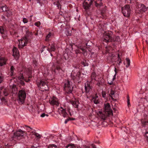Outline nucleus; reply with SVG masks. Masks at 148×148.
Returning <instances> with one entry per match:
<instances>
[{"mask_svg": "<svg viewBox=\"0 0 148 148\" xmlns=\"http://www.w3.org/2000/svg\"><path fill=\"white\" fill-rule=\"evenodd\" d=\"M112 33L110 31L106 32L103 34V41L106 42H111L113 40L112 37Z\"/></svg>", "mask_w": 148, "mask_h": 148, "instance_id": "obj_1", "label": "nucleus"}, {"mask_svg": "<svg viewBox=\"0 0 148 148\" xmlns=\"http://www.w3.org/2000/svg\"><path fill=\"white\" fill-rule=\"evenodd\" d=\"M26 97L25 92L23 90H20L18 93V99L17 101L20 104H23Z\"/></svg>", "mask_w": 148, "mask_h": 148, "instance_id": "obj_2", "label": "nucleus"}, {"mask_svg": "<svg viewBox=\"0 0 148 148\" xmlns=\"http://www.w3.org/2000/svg\"><path fill=\"white\" fill-rule=\"evenodd\" d=\"M122 11L124 16L126 17L130 16L131 10L129 5H126L122 8Z\"/></svg>", "mask_w": 148, "mask_h": 148, "instance_id": "obj_3", "label": "nucleus"}, {"mask_svg": "<svg viewBox=\"0 0 148 148\" xmlns=\"http://www.w3.org/2000/svg\"><path fill=\"white\" fill-rule=\"evenodd\" d=\"M71 84V82L69 81H67L64 83V89L68 94L71 93L72 92L73 87Z\"/></svg>", "mask_w": 148, "mask_h": 148, "instance_id": "obj_4", "label": "nucleus"}, {"mask_svg": "<svg viewBox=\"0 0 148 148\" xmlns=\"http://www.w3.org/2000/svg\"><path fill=\"white\" fill-rule=\"evenodd\" d=\"M37 85L38 87L42 89V91L47 90H48V86L46 81L40 80L39 82L37 83Z\"/></svg>", "mask_w": 148, "mask_h": 148, "instance_id": "obj_5", "label": "nucleus"}, {"mask_svg": "<svg viewBox=\"0 0 148 148\" xmlns=\"http://www.w3.org/2000/svg\"><path fill=\"white\" fill-rule=\"evenodd\" d=\"M24 132L21 129L18 130L14 134V136L12 137V140H15L16 139H20V138L23 136L24 135Z\"/></svg>", "mask_w": 148, "mask_h": 148, "instance_id": "obj_6", "label": "nucleus"}, {"mask_svg": "<svg viewBox=\"0 0 148 148\" xmlns=\"http://www.w3.org/2000/svg\"><path fill=\"white\" fill-rule=\"evenodd\" d=\"M29 42L27 38H23L21 40L19 41V44L18 45L19 48H22L26 46L27 43Z\"/></svg>", "mask_w": 148, "mask_h": 148, "instance_id": "obj_7", "label": "nucleus"}, {"mask_svg": "<svg viewBox=\"0 0 148 148\" xmlns=\"http://www.w3.org/2000/svg\"><path fill=\"white\" fill-rule=\"evenodd\" d=\"M93 0H85L83 3V7L86 10L89 9L93 3Z\"/></svg>", "mask_w": 148, "mask_h": 148, "instance_id": "obj_8", "label": "nucleus"}, {"mask_svg": "<svg viewBox=\"0 0 148 148\" xmlns=\"http://www.w3.org/2000/svg\"><path fill=\"white\" fill-rule=\"evenodd\" d=\"M103 109V111L109 113V115H112V111L111 108L110 106L109 103H108L104 104Z\"/></svg>", "mask_w": 148, "mask_h": 148, "instance_id": "obj_9", "label": "nucleus"}, {"mask_svg": "<svg viewBox=\"0 0 148 148\" xmlns=\"http://www.w3.org/2000/svg\"><path fill=\"white\" fill-rule=\"evenodd\" d=\"M91 82V81L89 80L87 81V83L85 84V89L86 93H88L91 91L92 87L90 86V83Z\"/></svg>", "mask_w": 148, "mask_h": 148, "instance_id": "obj_10", "label": "nucleus"}, {"mask_svg": "<svg viewBox=\"0 0 148 148\" xmlns=\"http://www.w3.org/2000/svg\"><path fill=\"white\" fill-rule=\"evenodd\" d=\"M81 73L79 71H78L76 74H74L72 73L71 75V76L72 78L75 81H78L80 78V75Z\"/></svg>", "mask_w": 148, "mask_h": 148, "instance_id": "obj_11", "label": "nucleus"}, {"mask_svg": "<svg viewBox=\"0 0 148 148\" xmlns=\"http://www.w3.org/2000/svg\"><path fill=\"white\" fill-rule=\"evenodd\" d=\"M13 55L16 60L18 59L19 56V52L17 48L14 47L12 49Z\"/></svg>", "mask_w": 148, "mask_h": 148, "instance_id": "obj_12", "label": "nucleus"}, {"mask_svg": "<svg viewBox=\"0 0 148 148\" xmlns=\"http://www.w3.org/2000/svg\"><path fill=\"white\" fill-rule=\"evenodd\" d=\"M99 113L101 118L103 120H105L108 116L111 115H109V113L103 111V112H99Z\"/></svg>", "mask_w": 148, "mask_h": 148, "instance_id": "obj_13", "label": "nucleus"}, {"mask_svg": "<svg viewBox=\"0 0 148 148\" xmlns=\"http://www.w3.org/2000/svg\"><path fill=\"white\" fill-rule=\"evenodd\" d=\"M49 103L52 105H56L57 106L59 105V102L58 99L56 97H53L49 100Z\"/></svg>", "mask_w": 148, "mask_h": 148, "instance_id": "obj_14", "label": "nucleus"}, {"mask_svg": "<svg viewBox=\"0 0 148 148\" xmlns=\"http://www.w3.org/2000/svg\"><path fill=\"white\" fill-rule=\"evenodd\" d=\"M138 10L141 12H145L147 10L148 7H146L144 4H139L138 5Z\"/></svg>", "mask_w": 148, "mask_h": 148, "instance_id": "obj_15", "label": "nucleus"}, {"mask_svg": "<svg viewBox=\"0 0 148 148\" xmlns=\"http://www.w3.org/2000/svg\"><path fill=\"white\" fill-rule=\"evenodd\" d=\"M55 46V44H51V45H49V46L47 50L49 52H51L52 51H54L56 49Z\"/></svg>", "mask_w": 148, "mask_h": 148, "instance_id": "obj_16", "label": "nucleus"}, {"mask_svg": "<svg viewBox=\"0 0 148 148\" xmlns=\"http://www.w3.org/2000/svg\"><path fill=\"white\" fill-rule=\"evenodd\" d=\"M6 7V6L5 5L4 6H1L0 8L1 9L3 12L6 11V12L8 13V14H7V16L8 17L9 16L11 15L12 14V12H11L10 11L7 10Z\"/></svg>", "mask_w": 148, "mask_h": 148, "instance_id": "obj_17", "label": "nucleus"}, {"mask_svg": "<svg viewBox=\"0 0 148 148\" xmlns=\"http://www.w3.org/2000/svg\"><path fill=\"white\" fill-rule=\"evenodd\" d=\"M32 33L31 32H27L26 36L25 38H27L29 40V42H30V40L32 38Z\"/></svg>", "mask_w": 148, "mask_h": 148, "instance_id": "obj_18", "label": "nucleus"}, {"mask_svg": "<svg viewBox=\"0 0 148 148\" xmlns=\"http://www.w3.org/2000/svg\"><path fill=\"white\" fill-rule=\"evenodd\" d=\"M7 60L4 58L1 57L0 58V66H2L6 64Z\"/></svg>", "mask_w": 148, "mask_h": 148, "instance_id": "obj_19", "label": "nucleus"}, {"mask_svg": "<svg viewBox=\"0 0 148 148\" xmlns=\"http://www.w3.org/2000/svg\"><path fill=\"white\" fill-rule=\"evenodd\" d=\"M102 0H96L94 1L95 6L99 8L102 5V3H101Z\"/></svg>", "mask_w": 148, "mask_h": 148, "instance_id": "obj_20", "label": "nucleus"}, {"mask_svg": "<svg viewBox=\"0 0 148 148\" xmlns=\"http://www.w3.org/2000/svg\"><path fill=\"white\" fill-rule=\"evenodd\" d=\"M98 96L95 95V96L93 97L92 99V101H93L95 104H97L99 103V101L98 99Z\"/></svg>", "mask_w": 148, "mask_h": 148, "instance_id": "obj_21", "label": "nucleus"}, {"mask_svg": "<svg viewBox=\"0 0 148 148\" xmlns=\"http://www.w3.org/2000/svg\"><path fill=\"white\" fill-rule=\"evenodd\" d=\"M71 102L74 107L76 108H78V104H79V102L78 101H71Z\"/></svg>", "mask_w": 148, "mask_h": 148, "instance_id": "obj_22", "label": "nucleus"}, {"mask_svg": "<svg viewBox=\"0 0 148 148\" xmlns=\"http://www.w3.org/2000/svg\"><path fill=\"white\" fill-rule=\"evenodd\" d=\"M52 1L53 4L56 5L58 8H61V5L58 1V0H52Z\"/></svg>", "mask_w": 148, "mask_h": 148, "instance_id": "obj_23", "label": "nucleus"}, {"mask_svg": "<svg viewBox=\"0 0 148 148\" xmlns=\"http://www.w3.org/2000/svg\"><path fill=\"white\" fill-rule=\"evenodd\" d=\"M61 108L62 109V110H61V113L62 114L63 116L64 117H67V114L66 111L65 109H63L62 107H61Z\"/></svg>", "mask_w": 148, "mask_h": 148, "instance_id": "obj_24", "label": "nucleus"}, {"mask_svg": "<svg viewBox=\"0 0 148 148\" xmlns=\"http://www.w3.org/2000/svg\"><path fill=\"white\" fill-rule=\"evenodd\" d=\"M114 71H115V74L114 75V77L112 78V81H111L110 82H109L108 81V84H110V85H112V84H113V80L114 79H115V75H116V69L115 68Z\"/></svg>", "mask_w": 148, "mask_h": 148, "instance_id": "obj_25", "label": "nucleus"}, {"mask_svg": "<svg viewBox=\"0 0 148 148\" xmlns=\"http://www.w3.org/2000/svg\"><path fill=\"white\" fill-rule=\"evenodd\" d=\"M0 32L1 34H3L4 32H7V31L3 27L1 26L0 27Z\"/></svg>", "mask_w": 148, "mask_h": 148, "instance_id": "obj_26", "label": "nucleus"}, {"mask_svg": "<svg viewBox=\"0 0 148 148\" xmlns=\"http://www.w3.org/2000/svg\"><path fill=\"white\" fill-rule=\"evenodd\" d=\"M126 63H127V65H126V67L127 68H128V67L130 65V60L129 58H126Z\"/></svg>", "mask_w": 148, "mask_h": 148, "instance_id": "obj_27", "label": "nucleus"}, {"mask_svg": "<svg viewBox=\"0 0 148 148\" xmlns=\"http://www.w3.org/2000/svg\"><path fill=\"white\" fill-rule=\"evenodd\" d=\"M75 145L73 144H70L66 146V148H75Z\"/></svg>", "mask_w": 148, "mask_h": 148, "instance_id": "obj_28", "label": "nucleus"}, {"mask_svg": "<svg viewBox=\"0 0 148 148\" xmlns=\"http://www.w3.org/2000/svg\"><path fill=\"white\" fill-rule=\"evenodd\" d=\"M118 60H117V61H116V62L119 65H120V64L121 62V59L119 57V54L118 55Z\"/></svg>", "mask_w": 148, "mask_h": 148, "instance_id": "obj_29", "label": "nucleus"}, {"mask_svg": "<svg viewBox=\"0 0 148 148\" xmlns=\"http://www.w3.org/2000/svg\"><path fill=\"white\" fill-rule=\"evenodd\" d=\"M79 49L83 51V54L84 55L85 53L86 52V51L84 48L82 46H80L79 47Z\"/></svg>", "mask_w": 148, "mask_h": 148, "instance_id": "obj_30", "label": "nucleus"}, {"mask_svg": "<svg viewBox=\"0 0 148 148\" xmlns=\"http://www.w3.org/2000/svg\"><path fill=\"white\" fill-rule=\"evenodd\" d=\"M34 135L36 136V138H37V139H39L41 137V135L39 134L36 133L34 134Z\"/></svg>", "mask_w": 148, "mask_h": 148, "instance_id": "obj_31", "label": "nucleus"}, {"mask_svg": "<svg viewBox=\"0 0 148 148\" xmlns=\"http://www.w3.org/2000/svg\"><path fill=\"white\" fill-rule=\"evenodd\" d=\"M104 82L103 79H101L100 81H99L97 83V84L99 86H100V85H102Z\"/></svg>", "mask_w": 148, "mask_h": 148, "instance_id": "obj_32", "label": "nucleus"}, {"mask_svg": "<svg viewBox=\"0 0 148 148\" xmlns=\"http://www.w3.org/2000/svg\"><path fill=\"white\" fill-rule=\"evenodd\" d=\"M143 126L145 127V126L148 125V121H142Z\"/></svg>", "mask_w": 148, "mask_h": 148, "instance_id": "obj_33", "label": "nucleus"}, {"mask_svg": "<svg viewBox=\"0 0 148 148\" xmlns=\"http://www.w3.org/2000/svg\"><path fill=\"white\" fill-rule=\"evenodd\" d=\"M144 135L145 140L148 143V132H146Z\"/></svg>", "mask_w": 148, "mask_h": 148, "instance_id": "obj_34", "label": "nucleus"}, {"mask_svg": "<svg viewBox=\"0 0 148 148\" xmlns=\"http://www.w3.org/2000/svg\"><path fill=\"white\" fill-rule=\"evenodd\" d=\"M95 76H96V74L95 73H92L91 76V79L92 80L93 79H95Z\"/></svg>", "mask_w": 148, "mask_h": 148, "instance_id": "obj_35", "label": "nucleus"}, {"mask_svg": "<svg viewBox=\"0 0 148 148\" xmlns=\"http://www.w3.org/2000/svg\"><path fill=\"white\" fill-rule=\"evenodd\" d=\"M51 33L49 32V33L48 34V35L46 36V38L45 39V40L47 41L48 40L49 38H50V37L51 35Z\"/></svg>", "mask_w": 148, "mask_h": 148, "instance_id": "obj_36", "label": "nucleus"}, {"mask_svg": "<svg viewBox=\"0 0 148 148\" xmlns=\"http://www.w3.org/2000/svg\"><path fill=\"white\" fill-rule=\"evenodd\" d=\"M25 127H26L28 128L27 129V130H28V132H30L32 130H33V129L31 127H30L29 126H28L26 125H24Z\"/></svg>", "mask_w": 148, "mask_h": 148, "instance_id": "obj_37", "label": "nucleus"}, {"mask_svg": "<svg viewBox=\"0 0 148 148\" xmlns=\"http://www.w3.org/2000/svg\"><path fill=\"white\" fill-rule=\"evenodd\" d=\"M114 92L112 90H111L110 94H109V95L111 97L112 99H113L114 95Z\"/></svg>", "mask_w": 148, "mask_h": 148, "instance_id": "obj_38", "label": "nucleus"}, {"mask_svg": "<svg viewBox=\"0 0 148 148\" xmlns=\"http://www.w3.org/2000/svg\"><path fill=\"white\" fill-rule=\"evenodd\" d=\"M102 96L103 97L105 98V99H107V97L106 96V94L105 92L103 91L102 92Z\"/></svg>", "mask_w": 148, "mask_h": 148, "instance_id": "obj_39", "label": "nucleus"}, {"mask_svg": "<svg viewBox=\"0 0 148 148\" xmlns=\"http://www.w3.org/2000/svg\"><path fill=\"white\" fill-rule=\"evenodd\" d=\"M15 69L14 68V66H12L10 68V70H11V75H13V73L14 72V71Z\"/></svg>", "mask_w": 148, "mask_h": 148, "instance_id": "obj_40", "label": "nucleus"}, {"mask_svg": "<svg viewBox=\"0 0 148 148\" xmlns=\"http://www.w3.org/2000/svg\"><path fill=\"white\" fill-rule=\"evenodd\" d=\"M48 148H57V146L55 145H50L49 146Z\"/></svg>", "mask_w": 148, "mask_h": 148, "instance_id": "obj_41", "label": "nucleus"}, {"mask_svg": "<svg viewBox=\"0 0 148 148\" xmlns=\"http://www.w3.org/2000/svg\"><path fill=\"white\" fill-rule=\"evenodd\" d=\"M2 34V36L3 38H5L7 36V32H4V33Z\"/></svg>", "mask_w": 148, "mask_h": 148, "instance_id": "obj_42", "label": "nucleus"}, {"mask_svg": "<svg viewBox=\"0 0 148 148\" xmlns=\"http://www.w3.org/2000/svg\"><path fill=\"white\" fill-rule=\"evenodd\" d=\"M49 116L47 114H45V113H43L41 114L40 115V117H44L46 116L47 117H48Z\"/></svg>", "mask_w": 148, "mask_h": 148, "instance_id": "obj_43", "label": "nucleus"}, {"mask_svg": "<svg viewBox=\"0 0 148 148\" xmlns=\"http://www.w3.org/2000/svg\"><path fill=\"white\" fill-rule=\"evenodd\" d=\"M3 94L5 96H7L8 95V93L5 89L3 91Z\"/></svg>", "mask_w": 148, "mask_h": 148, "instance_id": "obj_44", "label": "nucleus"}, {"mask_svg": "<svg viewBox=\"0 0 148 148\" xmlns=\"http://www.w3.org/2000/svg\"><path fill=\"white\" fill-rule=\"evenodd\" d=\"M18 78L19 79H20L21 80L23 79L24 77L23 75L22 74L20 76L18 77Z\"/></svg>", "mask_w": 148, "mask_h": 148, "instance_id": "obj_45", "label": "nucleus"}, {"mask_svg": "<svg viewBox=\"0 0 148 148\" xmlns=\"http://www.w3.org/2000/svg\"><path fill=\"white\" fill-rule=\"evenodd\" d=\"M40 23L39 21L38 22L35 23V25L38 27H39L40 25Z\"/></svg>", "mask_w": 148, "mask_h": 148, "instance_id": "obj_46", "label": "nucleus"}, {"mask_svg": "<svg viewBox=\"0 0 148 148\" xmlns=\"http://www.w3.org/2000/svg\"><path fill=\"white\" fill-rule=\"evenodd\" d=\"M23 21L24 23H26L27 22V19L25 18H23Z\"/></svg>", "mask_w": 148, "mask_h": 148, "instance_id": "obj_47", "label": "nucleus"}, {"mask_svg": "<svg viewBox=\"0 0 148 148\" xmlns=\"http://www.w3.org/2000/svg\"><path fill=\"white\" fill-rule=\"evenodd\" d=\"M82 64L84 65V66H88V64L86 62V61H84L82 62Z\"/></svg>", "mask_w": 148, "mask_h": 148, "instance_id": "obj_48", "label": "nucleus"}, {"mask_svg": "<svg viewBox=\"0 0 148 148\" xmlns=\"http://www.w3.org/2000/svg\"><path fill=\"white\" fill-rule=\"evenodd\" d=\"M1 100L2 102L4 103H5L6 102V100L4 97H2L1 98Z\"/></svg>", "mask_w": 148, "mask_h": 148, "instance_id": "obj_49", "label": "nucleus"}, {"mask_svg": "<svg viewBox=\"0 0 148 148\" xmlns=\"http://www.w3.org/2000/svg\"><path fill=\"white\" fill-rule=\"evenodd\" d=\"M80 148H90V147L88 146H86V145H83Z\"/></svg>", "mask_w": 148, "mask_h": 148, "instance_id": "obj_50", "label": "nucleus"}, {"mask_svg": "<svg viewBox=\"0 0 148 148\" xmlns=\"http://www.w3.org/2000/svg\"><path fill=\"white\" fill-rule=\"evenodd\" d=\"M71 120V118H69V119H66L64 123L65 124L67 123L68 121H69V120Z\"/></svg>", "mask_w": 148, "mask_h": 148, "instance_id": "obj_51", "label": "nucleus"}, {"mask_svg": "<svg viewBox=\"0 0 148 148\" xmlns=\"http://www.w3.org/2000/svg\"><path fill=\"white\" fill-rule=\"evenodd\" d=\"M127 105L128 106H130V99L128 98H127Z\"/></svg>", "mask_w": 148, "mask_h": 148, "instance_id": "obj_52", "label": "nucleus"}, {"mask_svg": "<svg viewBox=\"0 0 148 148\" xmlns=\"http://www.w3.org/2000/svg\"><path fill=\"white\" fill-rule=\"evenodd\" d=\"M32 131L31 132V133L33 134L34 135V134H35V133H36V131L34 130H32Z\"/></svg>", "mask_w": 148, "mask_h": 148, "instance_id": "obj_53", "label": "nucleus"}, {"mask_svg": "<svg viewBox=\"0 0 148 148\" xmlns=\"http://www.w3.org/2000/svg\"><path fill=\"white\" fill-rule=\"evenodd\" d=\"M60 69H61V68H60V67H59V66L57 67L56 68V69L58 71L60 70Z\"/></svg>", "mask_w": 148, "mask_h": 148, "instance_id": "obj_54", "label": "nucleus"}, {"mask_svg": "<svg viewBox=\"0 0 148 148\" xmlns=\"http://www.w3.org/2000/svg\"><path fill=\"white\" fill-rule=\"evenodd\" d=\"M2 80H3L2 77L1 76H0V83H1V82L2 81Z\"/></svg>", "mask_w": 148, "mask_h": 148, "instance_id": "obj_55", "label": "nucleus"}, {"mask_svg": "<svg viewBox=\"0 0 148 148\" xmlns=\"http://www.w3.org/2000/svg\"><path fill=\"white\" fill-rule=\"evenodd\" d=\"M20 83L22 85H24L25 84L24 82L22 81V80H21Z\"/></svg>", "mask_w": 148, "mask_h": 148, "instance_id": "obj_56", "label": "nucleus"}, {"mask_svg": "<svg viewBox=\"0 0 148 148\" xmlns=\"http://www.w3.org/2000/svg\"><path fill=\"white\" fill-rule=\"evenodd\" d=\"M91 146L92 147H93V148H96V147H95V146L93 144H92L91 145Z\"/></svg>", "mask_w": 148, "mask_h": 148, "instance_id": "obj_57", "label": "nucleus"}, {"mask_svg": "<svg viewBox=\"0 0 148 148\" xmlns=\"http://www.w3.org/2000/svg\"><path fill=\"white\" fill-rule=\"evenodd\" d=\"M1 18H2L3 19V20H5L6 19H5V16H1Z\"/></svg>", "mask_w": 148, "mask_h": 148, "instance_id": "obj_58", "label": "nucleus"}, {"mask_svg": "<svg viewBox=\"0 0 148 148\" xmlns=\"http://www.w3.org/2000/svg\"><path fill=\"white\" fill-rule=\"evenodd\" d=\"M38 32L36 33L35 34V35H36V36H37L38 35Z\"/></svg>", "mask_w": 148, "mask_h": 148, "instance_id": "obj_59", "label": "nucleus"}, {"mask_svg": "<svg viewBox=\"0 0 148 148\" xmlns=\"http://www.w3.org/2000/svg\"><path fill=\"white\" fill-rule=\"evenodd\" d=\"M119 36H117V37H116V38L118 39H119Z\"/></svg>", "mask_w": 148, "mask_h": 148, "instance_id": "obj_60", "label": "nucleus"}, {"mask_svg": "<svg viewBox=\"0 0 148 148\" xmlns=\"http://www.w3.org/2000/svg\"><path fill=\"white\" fill-rule=\"evenodd\" d=\"M89 46L90 45H88V43H86V46Z\"/></svg>", "mask_w": 148, "mask_h": 148, "instance_id": "obj_61", "label": "nucleus"}, {"mask_svg": "<svg viewBox=\"0 0 148 148\" xmlns=\"http://www.w3.org/2000/svg\"><path fill=\"white\" fill-rule=\"evenodd\" d=\"M29 79H28V80H26L25 79V81H26V82H28V81H29Z\"/></svg>", "mask_w": 148, "mask_h": 148, "instance_id": "obj_62", "label": "nucleus"}, {"mask_svg": "<svg viewBox=\"0 0 148 148\" xmlns=\"http://www.w3.org/2000/svg\"><path fill=\"white\" fill-rule=\"evenodd\" d=\"M0 148H3V147L2 146H0Z\"/></svg>", "mask_w": 148, "mask_h": 148, "instance_id": "obj_63", "label": "nucleus"}, {"mask_svg": "<svg viewBox=\"0 0 148 148\" xmlns=\"http://www.w3.org/2000/svg\"><path fill=\"white\" fill-rule=\"evenodd\" d=\"M34 148H40L39 147H34Z\"/></svg>", "mask_w": 148, "mask_h": 148, "instance_id": "obj_64", "label": "nucleus"}]
</instances>
